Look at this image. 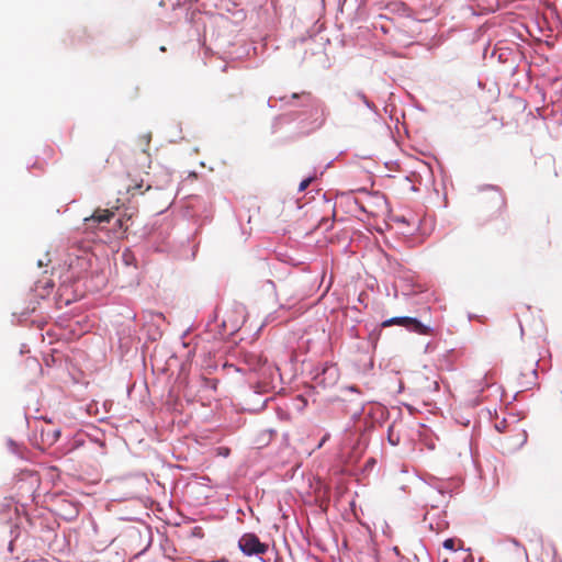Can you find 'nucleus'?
Instances as JSON below:
<instances>
[{
    "instance_id": "a211bd4d",
    "label": "nucleus",
    "mask_w": 562,
    "mask_h": 562,
    "mask_svg": "<svg viewBox=\"0 0 562 562\" xmlns=\"http://www.w3.org/2000/svg\"><path fill=\"white\" fill-rule=\"evenodd\" d=\"M484 189H491V190H494V191H496V192H499V188H498V187H496V186H493V184H486V186L484 187Z\"/></svg>"
},
{
    "instance_id": "a878e982",
    "label": "nucleus",
    "mask_w": 562,
    "mask_h": 562,
    "mask_svg": "<svg viewBox=\"0 0 562 562\" xmlns=\"http://www.w3.org/2000/svg\"><path fill=\"white\" fill-rule=\"evenodd\" d=\"M269 432L272 435V434H276V431L273 429H270Z\"/></svg>"
},
{
    "instance_id": "412c9836",
    "label": "nucleus",
    "mask_w": 562,
    "mask_h": 562,
    "mask_svg": "<svg viewBox=\"0 0 562 562\" xmlns=\"http://www.w3.org/2000/svg\"><path fill=\"white\" fill-rule=\"evenodd\" d=\"M393 551H394V553H395L396 555H400V549H398L397 547H394V548H393Z\"/></svg>"
},
{
    "instance_id": "20e7f679",
    "label": "nucleus",
    "mask_w": 562,
    "mask_h": 562,
    "mask_svg": "<svg viewBox=\"0 0 562 562\" xmlns=\"http://www.w3.org/2000/svg\"><path fill=\"white\" fill-rule=\"evenodd\" d=\"M340 400L349 404L345 411L351 416V419L353 422L360 419L364 412V406L368 403L367 400L361 397L360 391L353 385L347 386Z\"/></svg>"
},
{
    "instance_id": "423d86ee",
    "label": "nucleus",
    "mask_w": 562,
    "mask_h": 562,
    "mask_svg": "<svg viewBox=\"0 0 562 562\" xmlns=\"http://www.w3.org/2000/svg\"><path fill=\"white\" fill-rule=\"evenodd\" d=\"M313 379L324 389L335 385L339 379L338 367L334 363H324L314 369Z\"/></svg>"
},
{
    "instance_id": "f3484780",
    "label": "nucleus",
    "mask_w": 562,
    "mask_h": 562,
    "mask_svg": "<svg viewBox=\"0 0 562 562\" xmlns=\"http://www.w3.org/2000/svg\"><path fill=\"white\" fill-rule=\"evenodd\" d=\"M38 284H42L44 289H52L53 288V283L50 281H38Z\"/></svg>"
},
{
    "instance_id": "7ed1b4c3",
    "label": "nucleus",
    "mask_w": 562,
    "mask_h": 562,
    "mask_svg": "<svg viewBox=\"0 0 562 562\" xmlns=\"http://www.w3.org/2000/svg\"><path fill=\"white\" fill-rule=\"evenodd\" d=\"M244 361L250 371L258 373L262 382H265L267 378H272L273 374L279 371L277 367L268 363V360L257 352L245 353Z\"/></svg>"
},
{
    "instance_id": "aec40b11",
    "label": "nucleus",
    "mask_w": 562,
    "mask_h": 562,
    "mask_svg": "<svg viewBox=\"0 0 562 562\" xmlns=\"http://www.w3.org/2000/svg\"><path fill=\"white\" fill-rule=\"evenodd\" d=\"M389 441L391 442V445L395 446L397 442L396 441H393V438H391V435H389Z\"/></svg>"
},
{
    "instance_id": "4be33fe9",
    "label": "nucleus",
    "mask_w": 562,
    "mask_h": 562,
    "mask_svg": "<svg viewBox=\"0 0 562 562\" xmlns=\"http://www.w3.org/2000/svg\"><path fill=\"white\" fill-rule=\"evenodd\" d=\"M9 445H10V447L15 446L14 441H13V440H11V439L9 440Z\"/></svg>"
},
{
    "instance_id": "39448f33",
    "label": "nucleus",
    "mask_w": 562,
    "mask_h": 562,
    "mask_svg": "<svg viewBox=\"0 0 562 562\" xmlns=\"http://www.w3.org/2000/svg\"><path fill=\"white\" fill-rule=\"evenodd\" d=\"M279 100L285 102L286 104H292L295 101H300L301 106L308 109L311 116H316L315 120H317L318 116L323 115L324 113L323 103L314 98L310 92L303 91L301 93H292L290 97L284 95Z\"/></svg>"
},
{
    "instance_id": "f03ea898",
    "label": "nucleus",
    "mask_w": 562,
    "mask_h": 562,
    "mask_svg": "<svg viewBox=\"0 0 562 562\" xmlns=\"http://www.w3.org/2000/svg\"><path fill=\"white\" fill-rule=\"evenodd\" d=\"M393 325L405 327L408 331L423 336L430 335L434 331L431 326L422 323L417 317L411 316H394L383 321L380 326L384 328Z\"/></svg>"
},
{
    "instance_id": "6e6552de",
    "label": "nucleus",
    "mask_w": 562,
    "mask_h": 562,
    "mask_svg": "<svg viewBox=\"0 0 562 562\" xmlns=\"http://www.w3.org/2000/svg\"><path fill=\"white\" fill-rule=\"evenodd\" d=\"M349 98L351 104H357L358 102H361L370 112H372L375 122H380L382 120L378 106L372 101L369 100V98L366 95L363 91H353Z\"/></svg>"
},
{
    "instance_id": "0eeeda50",
    "label": "nucleus",
    "mask_w": 562,
    "mask_h": 562,
    "mask_svg": "<svg viewBox=\"0 0 562 562\" xmlns=\"http://www.w3.org/2000/svg\"><path fill=\"white\" fill-rule=\"evenodd\" d=\"M238 548L245 555L251 557L265 554L269 547L267 543L261 542L256 533L248 532L239 538Z\"/></svg>"
},
{
    "instance_id": "f257e3e1",
    "label": "nucleus",
    "mask_w": 562,
    "mask_h": 562,
    "mask_svg": "<svg viewBox=\"0 0 562 562\" xmlns=\"http://www.w3.org/2000/svg\"><path fill=\"white\" fill-rule=\"evenodd\" d=\"M426 488L422 492L424 495V505L431 508H439L440 506L447 507L452 491L447 487L443 482L436 477H431L429 482H425Z\"/></svg>"
},
{
    "instance_id": "9d476101",
    "label": "nucleus",
    "mask_w": 562,
    "mask_h": 562,
    "mask_svg": "<svg viewBox=\"0 0 562 562\" xmlns=\"http://www.w3.org/2000/svg\"><path fill=\"white\" fill-rule=\"evenodd\" d=\"M530 380H528L525 384V387L526 389H530L531 385H536V380L538 378V372H537V369L536 368H531L530 369Z\"/></svg>"
},
{
    "instance_id": "f8f14e48",
    "label": "nucleus",
    "mask_w": 562,
    "mask_h": 562,
    "mask_svg": "<svg viewBox=\"0 0 562 562\" xmlns=\"http://www.w3.org/2000/svg\"><path fill=\"white\" fill-rule=\"evenodd\" d=\"M315 177L316 176L314 175L303 179L299 184V191H304L310 186V183L315 179Z\"/></svg>"
},
{
    "instance_id": "ddd939ff",
    "label": "nucleus",
    "mask_w": 562,
    "mask_h": 562,
    "mask_svg": "<svg viewBox=\"0 0 562 562\" xmlns=\"http://www.w3.org/2000/svg\"><path fill=\"white\" fill-rule=\"evenodd\" d=\"M122 258H123V261L126 266H130L132 265L133 260H134V256L133 254L130 251V250H125L122 255Z\"/></svg>"
},
{
    "instance_id": "1a4fd4ad",
    "label": "nucleus",
    "mask_w": 562,
    "mask_h": 562,
    "mask_svg": "<svg viewBox=\"0 0 562 562\" xmlns=\"http://www.w3.org/2000/svg\"><path fill=\"white\" fill-rule=\"evenodd\" d=\"M114 213L110 210H97L90 217L85 218V226L87 229L98 227L109 223Z\"/></svg>"
},
{
    "instance_id": "5701e85b",
    "label": "nucleus",
    "mask_w": 562,
    "mask_h": 562,
    "mask_svg": "<svg viewBox=\"0 0 562 562\" xmlns=\"http://www.w3.org/2000/svg\"><path fill=\"white\" fill-rule=\"evenodd\" d=\"M334 159L328 161V164L325 166V169L328 168L333 164Z\"/></svg>"
},
{
    "instance_id": "9b49d317",
    "label": "nucleus",
    "mask_w": 562,
    "mask_h": 562,
    "mask_svg": "<svg viewBox=\"0 0 562 562\" xmlns=\"http://www.w3.org/2000/svg\"><path fill=\"white\" fill-rule=\"evenodd\" d=\"M509 542L516 548L518 555L527 557L526 549L524 547H521L520 543L515 538L509 539Z\"/></svg>"
},
{
    "instance_id": "393cba45",
    "label": "nucleus",
    "mask_w": 562,
    "mask_h": 562,
    "mask_svg": "<svg viewBox=\"0 0 562 562\" xmlns=\"http://www.w3.org/2000/svg\"><path fill=\"white\" fill-rule=\"evenodd\" d=\"M267 401H268L267 398H266V400H263V402H262V404H261V408L266 405Z\"/></svg>"
},
{
    "instance_id": "dca6fc26",
    "label": "nucleus",
    "mask_w": 562,
    "mask_h": 562,
    "mask_svg": "<svg viewBox=\"0 0 562 562\" xmlns=\"http://www.w3.org/2000/svg\"><path fill=\"white\" fill-rule=\"evenodd\" d=\"M59 436H60V430L59 429H54L52 431V441L53 442L56 441L59 438Z\"/></svg>"
},
{
    "instance_id": "6ab92c4d",
    "label": "nucleus",
    "mask_w": 562,
    "mask_h": 562,
    "mask_svg": "<svg viewBox=\"0 0 562 562\" xmlns=\"http://www.w3.org/2000/svg\"><path fill=\"white\" fill-rule=\"evenodd\" d=\"M486 380H487V374H485V376H484V381H485V382H484V385H483V386L481 387V390H480L481 392L484 390V387H485V386H486V387H487V386H490V383H488Z\"/></svg>"
},
{
    "instance_id": "2eb2a0df",
    "label": "nucleus",
    "mask_w": 562,
    "mask_h": 562,
    "mask_svg": "<svg viewBox=\"0 0 562 562\" xmlns=\"http://www.w3.org/2000/svg\"><path fill=\"white\" fill-rule=\"evenodd\" d=\"M505 427H506V420H505V419H503L501 423H497V424L495 425V428H496L498 431H504Z\"/></svg>"
},
{
    "instance_id": "4468645a",
    "label": "nucleus",
    "mask_w": 562,
    "mask_h": 562,
    "mask_svg": "<svg viewBox=\"0 0 562 562\" xmlns=\"http://www.w3.org/2000/svg\"><path fill=\"white\" fill-rule=\"evenodd\" d=\"M442 547L446 549V550H449V551H456V548H454V539L452 538H448L443 541L442 543Z\"/></svg>"
},
{
    "instance_id": "b1692460",
    "label": "nucleus",
    "mask_w": 562,
    "mask_h": 562,
    "mask_svg": "<svg viewBox=\"0 0 562 562\" xmlns=\"http://www.w3.org/2000/svg\"><path fill=\"white\" fill-rule=\"evenodd\" d=\"M43 265H44V263H43V260H38V261H37V266H38V267H42Z\"/></svg>"
}]
</instances>
